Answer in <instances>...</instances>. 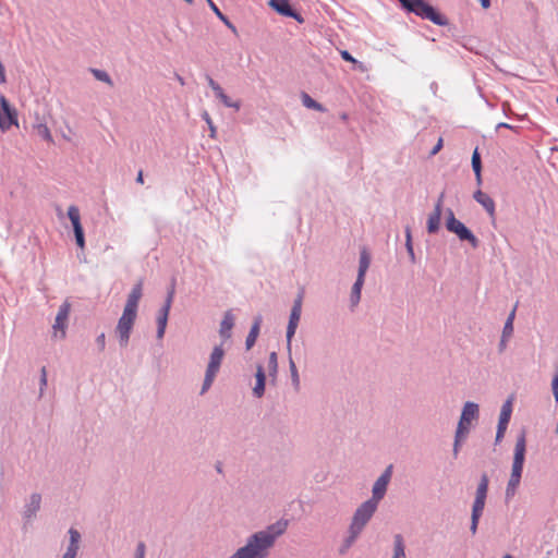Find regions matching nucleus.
I'll return each instance as SVG.
<instances>
[{
	"mask_svg": "<svg viewBox=\"0 0 558 558\" xmlns=\"http://www.w3.org/2000/svg\"><path fill=\"white\" fill-rule=\"evenodd\" d=\"M288 520L280 519L264 530L251 534L243 546L228 558H267L276 541L287 531Z\"/></svg>",
	"mask_w": 558,
	"mask_h": 558,
	"instance_id": "f257e3e1",
	"label": "nucleus"
},
{
	"mask_svg": "<svg viewBox=\"0 0 558 558\" xmlns=\"http://www.w3.org/2000/svg\"><path fill=\"white\" fill-rule=\"evenodd\" d=\"M142 295L143 284L142 282H137L133 286L131 292L128 295L123 313L119 318L118 325L116 327L119 344L122 348H125L129 344L131 331L137 317L138 302Z\"/></svg>",
	"mask_w": 558,
	"mask_h": 558,
	"instance_id": "f03ea898",
	"label": "nucleus"
},
{
	"mask_svg": "<svg viewBox=\"0 0 558 558\" xmlns=\"http://www.w3.org/2000/svg\"><path fill=\"white\" fill-rule=\"evenodd\" d=\"M403 10L413 13L416 16L428 20L438 26H446L448 19L440 14L434 7L425 0H398Z\"/></svg>",
	"mask_w": 558,
	"mask_h": 558,
	"instance_id": "7ed1b4c3",
	"label": "nucleus"
},
{
	"mask_svg": "<svg viewBox=\"0 0 558 558\" xmlns=\"http://www.w3.org/2000/svg\"><path fill=\"white\" fill-rule=\"evenodd\" d=\"M223 356L225 350L222 349V345H216L209 355L201 395H204L211 387L217 374L219 373Z\"/></svg>",
	"mask_w": 558,
	"mask_h": 558,
	"instance_id": "20e7f679",
	"label": "nucleus"
},
{
	"mask_svg": "<svg viewBox=\"0 0 558 558\" xmlns=\"http://www.w3.org/2000/svg\"><path fill=\"white\" fill-rule=\"evenodd\" d=\"M377 507L378 506L368 500L362 502L354 511L349 529L361 534L376 512Z\"/></svg>",
	"mask_w": 558,
	"mask_h": 558,
	"instance_id": "39448f33",
	"label": "nucleus"
},
{
	"mask_svg": "<svg viewBox=\"0 0 558 558\" xmlns=\"http://www.w3.org/2000/svg\"><path fill=\"white\" fill-rule=\"evenodd\" d=\"M41 507V495L39 493H32L28 498L24 500L21 510L22 530L27 531L32 526L33 521L36 519L37 513Z\"/></svg>",
	"mask_w": 558,
	"mask_h": 558,
	"instance_id": "423d86ee",
	"label": "nucleus"
},
{
	"mask_svg": "<svg viewBox=\"0 0 558 558\" xmlns=\"http://www.w3.org/2000/svg\"><path fill=\"white\" fill-rule=\"evenodd\" d=\"M302 302H303V292H300L293 302V305H292V308L290 312V316H289V323L287 326L286 338H287L288 353L291 352L292 338L295 335L298 325L301 319Z\"/></svg>",
	"mask_w": 558,
	"mask_h": 558,
	"instance_id": "0eeeda50",
	"label": "nucleus"
},
{
	"mask_svg": "<svg viewBox=\"0 0 558 558\" xmlns=\"http://www.w3.org/2000/svg\"><path fill=\"white\" fill-rule=\"evenodd\" d=\"M392 464H389L380 476L375 481L372 488V497L367 499L368 501L374 502V505L378 506L379 501L385 497L388 484L392 476Z\"/></svg>",
	"mask_w": 558,
	"mask_h": 558,
	"instance_id": "6e6552de",
	"label": "nucleus"
},
{
	"mask_svg": "<svg viewBox=\"0 0 558 558\" xmlns=\"http://www.w3.org/2000/svg\"><path fill=\"white\" fill-rule=\"evenodd\" d=\"M488 485V475L486 473H483L476 487L471 515L482 517L487 498Z\"/></svg>",
	"mask_w": 558,
	"mask_h": 558,
	"instance_id": "1a4fd4ad",
	"label": "nucleus"
},
{
	"mask_svg": "<svg viewBox=\"0 0 558 558\" xmlns=\"http://www.w3.org/2000/svg\"><path fill=\"white\" fill-rule=\"evenodd\" d=\"M525 451H526V439L525 433L522 432L518 437L514 445V453L513 461L511 468V474L517 476H522L523 465L525 460Z\"/></svg>",
	"mask_w": 558,
	"mask_h": 558,
	"instance_id": "9d476101",
	"label": "nucleus"
},
{
	"mask_svg": "<svg viewBox=\"0 0 558 558\" xmlns=\"http://www.w3.org/2000/svg\"><path fill=\"white\" fill-rule=\"evenodd\" d=\"M446 228L449 232L454 233L460 241H466L473 248H477L480 245V240L474 235V233L460 220L451 219L448 223H446Z\"/></svg>",
	"mask_w": 558,
	"mask_h": 558,
	"instance_id": "9b49d317",
	"label": "nucleus"
},
{
	"mask_svg": "<svg viewBox=\"0 0 558 558\" xmlns=\"http://www.w3.org/2000/svg\"><path fill=\"white\" fill-rule=\"evenodd\" d=\"M478 413L480 410L477 403L471 401L465 402L457 427L458 434H468L472 421L478 417Z\"/></svg>",
	"mask_w": 558,
	"mask_h": 558,
	"instance_id": "f8f14e48",
	"label": "nucleus"
},
{
	"mask_svg": "<svg viewBox=\"0 0 558 558\" xmlns=\"http://www.w3.org/2000/svg\"><path fill=\"white\" fill-rule=\"evenodd\" d=\"M71 305L69 302H63L58 310L54 324L52 325L53 336L64 338L65 337V328L66 323L70 315Z\"/></svg>",
	"mask_w": 558,
	"mask_h": 558,
	"instance_id": "ddd939ff",
	"label": "nucleus"
},
{
	"mask_svg": "<svg viewBox=\"0 0 558 558\" xmlns=\"http://www.w3.org/2000/svg\"><path fill=\"white\" fill-rule=\"evenodd\" d=\"M68 217L72 222L75 241L78 247L84 248L85 236L84 230L81 223L80 210L76 206L72 205L68 208Z\"/></svg>",
	"mask_w": 558,
	"mask_h": 558,
	"instance_id": "4468645a",
	"label": "nucleus"
},
{
	"mask_svg": "<svg viewBox=\"0 0 558 558\" xmlns=\"http://www.w3.org/2000/svg\"><path fill=\"white\" fill-rule=\"evenodd\" d=\"M512 413V402L511 400H507L502 405L499 414L498 425H497V432H496V438L495 442L499 444L507 430L508 424L511 418Z\"/></svg>",
	"mask_w": 558,
	"mask_h": 558,
	"instance_id": "2eb2a0df",
	"label": "nucleus"
},
{
	"mask_svg": "<svg viewBox=\"0 0 558 558\" xmlns=\"http://www.w3.org/2000/svg\"><path fill=\"white\" fill-rule=\"evenodd\" d=\"M268 4L282 16L292 17L299 23L304 22L302 15L292 8L290 0H269Z\"/></svg>",
	"mask_w": 558,
	"mask_h": 558,
	"instance_id": "dca6fc26",
	"label": "nucleus"
},
{
	"mask_svg": "<svg viewBox=\"0 0 558 558\" xmlns=\"http://www.w3.org/2000/svg\"><path fill=\"white\" fill-rule=\"evenodd\" d=\"M0 129L5 131L16 124V114L4 96L0 97Z\"/></svg>",
	"mask_w": 558,
	"mask_h": 558,
	"instance_id": "f3484780",
	"label": "nucleus"
},
{
	"mask_svg": "<svg viewBox=\"0 0 558 558\" xmlns=\"http://www.w3.org/2000/svg\"><path fill=\"white\" fill-rule=\"evenodd\" d=\"M174 282L175 281L173 279L172 283H171V287L169 288V290L167 292V298L165 300V304L159 310V313H158V316H157V327H161V328L162 327L163 328L167 327L169 312H170V308H171V305H172V302H173V298H174V293H175Z\"/></svg>",
	"mask_w": 558,
	"mask_h": 558,
	"instance_id": "a211bd4d",
	"label": "nucleus"
},
{
	"mask_svg": "<svg viewBox=\"0 0 558 558\" xmlns=\"http://www.w3.org/2000/svg\"><path fill=\"white\" fill-rule=\"evenodd\" d=\"M473 197L484 207L489 217H495V202L489 195L484 193L482 190H477L474 192Z\"/></svg>",
	"mask_w": 558,
	"mask_h": 558,
	"instance_id": "6ab92c4d",
	"label": "nucleus"
},
{
	"mask_svg": "<svg viewBox=\"0 0 558 558\" xmlns=\"http://www.w3.org/2000/svg\"><path fill=\"white\" fill-rule=\"evenodd\" d=\"M234 326V315L231 311H227L220 323L219 335L223 340L231 338V330Z\"/></svg>",
	"mask_w": 558,
	"mask_h": 558,
	"instance_id": "aec40b11",
	"label": "nucleus"
},
{
	"mask_svg": "<svg viewBox=\"0 0 558 558\" xmlns=\"http://www.w3.org/2000/svg\"><path fill=\"white\" fill-rule=\"evenodd\" d=\"M255 378H256V383L253 388V395L256 398H262L265 393L266 375H265V369L260 364H258L256 367Z\"/></svg>",
	"mask_w": 558,
	"mask_h": 558,
	"instance_id": "412c9836",
	"label": "nucleus"
},
{
	"mask_svg": "<svg viewBox=\"0 0 558 558\" xmlns=\"http://www.w3.org/2000/svg\"><path fill=\"white\" fill-rule=\"evenodd\" d=\"M262 323H263V317L260 315H257L254 318L253 325H252L250 332L245 340V347L247 350H250L255 344L256 339L259 335Z\"/></svg>",
	"mask_w": 558,
	"mask_h": 558,
	"instance_id": "4be33fe9",
	"label": "nucleus"
},
{
	"mask_svg": "<svg viewBox=\"0 0 558 558\" xmlns=\"http://www.w3.org/2000/svg\"><path fill=\"white\" fill-rule=\"evenodd\" d=\"M442 213L439 211V206H434L433 213L428 216L427 219V232L430 234H435L440 229V220Z\"/></svg>",
	"mask_w": 558,
	"mask_h": 558,
	"instance_id": "5701e85b",
	"label": "nucleus"
},
{
	"mask_svg": "<svg viewBox=\"0 0 558 558\" xmlns=\"http://www.w3.org/2000/svg\"><path fill=\"white\" fill-rule=\"evenodd\" d=\"M371 265V256L365 248H363L360 253L359 259V269H357V278L365 279V275Z\"/></svg>",
	"mask_w": 558,
	"mask_h": 558,
	"instance_id": "b1692460",
	"label": "nucleus"
},
{
	"mask_svg": "<svg viewBox=\"0 0 558 558\" xmlns=\"http://www.w3.org/2000/svg\"><path fill=\"white\" fill-rule=\"evenodd\" d=\"M520 482H521L520 476L510 474V477H509L507 486H506V492H505L506 500H510L514 497V495L517 494V489L520 485Z\"/></svg>",
	"mask_w": 558,
	"mask_h": 558,
	"instance_id": "393cba45",
	"label": "nucleus"
},
{
	"mask_svg": "<svg viewBox=\"0 0 558 558\" xmlns=\"http://www.w3.org/2000/svg\"><path fill=\"white\" fill-rule=\"evenodd\" d=\"M392 558H407L405 543L401 534L393 536V555Z\"/></svg>",
	"mask_w": 558,
	"mask_h": 558,
	"instance_id": "a878e982",
	"label": "nucleus"
},
{
	"mask_svg": "<svg viewBox=\"0 0 558 558\" xmlns=\"http://www.w3.org/2000/svg\"><path fill=\"white\" fill-rule=\"evenodd\" d=\"M471 162H472V169H473L475 178H476V182L480 185L482 183V161H481V156H480L477 148H475V150L472 154Z\"/></svg>",
	"mask_w": 558,
	"mask_h": 558,
	"instance_id": "bb28decb",
	"label": "nucleus"
},
{
	"mask_svg": "<svg viewBox=\"0 0 558 558\" xmlns=\"http://www.w3.org/2000/svg\"><path fill=\"white\" fill-rule=\"evenodd\" d=\"M289 369H290L292 386L295 391H299L301 388L300 375H299L295 362L293 361V359L291 356V352L289 353Z\"/></svg>",
	"mask_w": 558,
	"mask_h": 558,
	"instance_id": "cd10ccee",
	"label": "nucleus"
},
{
	"mask_svg": "<svg viewBox=\"0 0 558 558\" xmlns=\"http://www.w3.org/2000/svg\"><path fill=\"white\" fill-rule=\"evenodd\" d=\"M301 100H302V105L305 108L313 109V110H316L319 112H324L326 110L322 104H319L318 101L313 99L307 93L301 94Z\"/></svg>",
	"mask_w": 558,
	"mask_h": 558,
	"instance_id": "c85d7f7f",
	"label": "nucleus"
},
{
	"mask_svg": "<svg viewBox=\"0 0 558 558\" xmlns=\"http://www.w3.org/2000/svg\"><path fill=\"white\" fill-rule=\"evenodd\" d=\"M209 8L213 10V12L216 14V16L232 32H235V26L230 22V20L219 10V8L216 5V3L213 0H206Z\"/></svg>",
	"mask_w": 558,
	"mask_h": 558,
	"instance_id": "c756f323",
	"label": "nucleus"
},
{
	"mask_svg": "<svg viewBox=\"0 0 558 558\" xmlns=\"http://www.w3.org/2000/svg\"><path fill=\"white\" fill-rule=\"evenodd\" d=\"M348 534L349 535L344 538L343 544L341 545V547L339 549L340 554H344L355 543V541L360 536L359 533H356L350 529L348 530Z\"/></svg>",
	"mask_w": 558,
	"mask_h": 558,
	"instance_id": "7c9ffc66",
	"label": "nucleus"
},
{
	"mask_svg": "<svg viewBox=\"0 0 558 558\" xmlns=\"http://www.w3.org/2000/svg\"><path fill=\"white\" fill-rule=\"evenodd\" d=\"M34 130L37 134V136L41 137L43 140L51 143L52 142V136H51V133H50V130L48 129V126L45 124V123H37L34 125Z\"/></svg>",
	"mask_w": 558,
	"mask_h": 558,
	"instance_id": "2f4dec72",
	"label": "nucleus"
},
{
	"mask_svg": "<svg viewBox=\"0 0 558 558\" xmlns=\"http://www.w3.org/2000/svg\"><path fill=\"white\" fill-rule=\"evenodd\" d=\"M405 248H407V252L409 254L411 263L414 264L416 262V258H415V253H414V250H413L412 234H411L410 227L405 228Z\"/></svg>",
	"mask_w": 558,
	"mask_h": 558,
	"instance_id": "473e14b6",
	"label": "nucleus"
},
{
	"mask_svg": "<svg viewBox=\"0 0 558 558\" xmlns=\"http://www.w3.org/2000/svg\"><path fill=\"white\" fill-rule=\"evenodd\" d=\"M515 316V308L512 310V312L509 314L502 329V336L504 338H509L513 332V319Z\"/></svg>",
	"mask_w": 558,
	"mask_h": 558,
	"instance_id": "72a5a7b5",
	"label": "nucleus"
},
{
	"mask_svg": "<svg viewBox=\"0 0 558 558\" xmlns=\"http://www.w3.org/2000/svg\"><path fill=\"white\" fill-rule=\"evenodd\" d=\"M268 373L269 376L276 377L278 373V356L276 352H271L268 357Z\"/></svg>",
	"mask_w": 558,
	"mask_h": 558,
	"instance_id": "f704fd0d",
	"label": "nucleus"
},
{
	"mask_svg": "<svg viewBox=\"0 0 558 558\" xmlns=\"http://www.w3.org/2000/svg\"><path fill=\"white\" fill-rule=\"evenodd\" d=\"M90 71L96 80L104 82V83L108 84L109 86L113 85L111 77L109 76V74L106 71L98 70V69H92Z\"/></svg>",
	"mask_w": 558,
	"mask_h": 558,
	"instance_id": "c9c22d12",
	"label": "nucleus"
},
{
	"mask_svg": "<svg viewBox=\"0 0 558 558\" xmlns=\"http://www.w3.org/2000/svg\"><path fill=\"white\" fill-rule=\"evenodd\" d=\"M218 99L228 108H234L235 110L240 109V104L238 101H232L225 92L218 97Z\"/></svg>",
	"mask_w": 558,
	"mask_h": 558,
	"instance_id": "e433bc0d",
	"label": "nucleus"
},
{
	"mask_svg": "<svg viewBox=\"0 0 558 558\" xmlns=\"http://www.w3.org/2000/svg\"><path fill=\"white\" fill-rule=\"evenodd\" d=\"M202 118L205 120V122L207 123V126L209 128V131H210V134H209V135H210V137H213V138H214V137L216 136V132H217V131H216V126L214 125V123H213V120H211L210 116L208 114V112H207V111H204V112L202 113Z\"/></svg>",
	"mask_w": 558,
	"mask_h": 558,
	"instance_id": "4c0bfd02",
	"label": "nucleus"
},
{
	"mask_svg": "<svg viewBox=\"0 0 558 558\" xmlns=\"http://www.w3.org/2000/svg\"><path fill=\"white\" fill-rule=\"evenodd\" d=\"M47 386V371L46 367H41L40 371V387H39V397H43L44 390Z\"/></svg>",
	"mask_w": 558,
	"mask_h": 558,
	"instance_id": "58836bf2",
	"label": "nucleus"
},
{
	"mask_svg": "<svg viewBox=\"0 0 558 558\" xmlns=\"http://www.w3.org/2000/svg\"><path fill=\"white\" fill-rule=\"evenodd\" d=\"M78 548H80L78 544L70 543L66 548V551L64 553L63 556H65V557L70 556V558H76Z\"/></svg>",
	"mask_w": 558,
	"mask_h": 558,
	"instance_id": "ea45409f",
	"label": "nucleus"
},
{
	"mask_svg": "<svg viewBox=\"0 0 558 558\" xmlns=\"http://www.w3.org/2000/svg\"><path fill=\"white\" fill-rule=\"evenodd\" d=\"M145 554H146V546L143 542H140L136 545L134 558H145Z\"/></svg>",
	"mask_w": 558,
	"mask_h": 558,
	"instance_id": "a19ab883",
	"label": "nucleus"
},
{
	"mask_svg": "<svg viewBox=\"0 0 558 558\" xmlns=\"http://www.w3.org/2000/svg\"><path fill=\"white\" fill-rule=\"evenodd\" d=\"M364 281H365V279H363V278L360 279L356 277V280L352 286L351 292L361 294Z\"/></svg>",
	"mask_w": 558,
	"mask_h": 558,
	"instance_id": "79ce46f5",
	"label": "nucleus"
},
{
	"mask_svg": "<svg viewBox=\"0 0 558 558\" xmlns=\"http://www.w3.org/2000/svg\"><path fill=\"white\" fill-rule=\"evenodd\" d=\"M465 434H458V429L456 430V435H454V444H453V456L457 457L458 453H459V449H460V439L461 437H463Z\"/></svg>",
	"mask_w": 558,
	"mask_h": 558,
	"instance_id": "37998d69",
	"label": "nucleus"
},
{
	"mask_svg": "<svg viewBox=\"0 0 558 558\" xmlns=\"http://www.w3.org/2000/svg\"><path fill=\"white\" fill-rule=\"evenodd\" d=\"M69 535H70V543H74V544H78L80 543V539H81V534L78 531H76L75 529H70L69 530Z\"/></svg>",
	"mask_w": 558,
	"mask_h": 558,
	"instance_id": "c03bdc74",
	"label": "nucleus"
},
{
	"mask_svg": "<svg viewBox=\"0 0 558 558\" xmlns=\"http://www.w3.org/2000/svg\"><path fill=\"white\" fill-rule=\"evenodd\" d=\"M480 519L481 517L471 515L470 531L472 532V534H475L477 532Z\"/></svg>",
	"mask_w": 558,
	"mask_h": 558,
	"instance_id": "a18cd8bd",
	"label": "nucleus"
},
{
	"mask_svg": "<svg viewBox=\"0 0 558 558\" xmlns=\"http://www.w3.org/2000/svg\"><path fill=\"white\" fill-rule=\"evenodd\" d=\"M96 343H97V345H98L100 351L105 350V348H106V335L104 332H101L99 336H97Z\"/></svg>",
	"mask_w": 558,
	"mask_h": 558,
	"instance_id": "49530a36",
	"label": "nucleus"
},
{
	"mask_svg": "<svg viewBox=\"0 0 558 558\" xmlns=\"http://www.w3.org/2000/svg\"><path fill=\"white\" fill-rule=\"evenodd\" d=\"M551 390L555 398V401L558 402V377L554 376L551 381Z\"/></svg>",
	"mask_w": 558,
	"mask_h": 558,
	"instance_id": "de8ad7c7",
	"label": "nucleus"
},
{
	"mask_svg": "<svg viewBox=\"0 0 558 558\" xmlns=\"http://www.w3.org/2000/svg\"><path fill=\"white\" fill-rule=\"evenodd\" d=\"M360 300H361V294L351 292L350 303H351L352 307L356 306L360 303Z\"/></svg>",
	"mask_w": 558,
	"mask_h": 558,
	"instance_id": "09e8293b",
	"label": "nucleus"
},
{
	"mask_svg": "<svg viewBox=\"0 0 558 558\" xmlns=\"http://www.w3.org/2000/svg\"><path fill=\"white\" fill-rule=\"evenodd\" d=\"M341 58L349 62H356V60L351 56V53L347 50L341 51Z\"/></svg>",
	"mask_w": 558,
	"mask_h": 558,
	"instance_id": "8fccbe9b",
	"label": "nucleus"
},
{
	"mask_svg": "<svg viewBox=\"0 0 558 558\" xmlns=\"http://www.w3.org/2000/svg\"><path fill=\"white\" fill-rule=\"evenodd\" d=\"M441 148H442V138L440 137L438 140L437 144L430 150V155L432 156L436 155Z\"/></svg>",
	"mask_w": 558,
	"mask_h": 558,
	"instance_id": "3c124183",
	"label": "nucleus"
},
{
	"mask_svg": "<svg viewBox=\"0 0 558 558\" xmlns=\"http://www.w3.org/2000/svg\"><path fill=\"white\" fill-rule=\"evenodd\" d=\"M444 199H445V193L442 192L438 196L437 202L435 204V206H439V211H441V213H442Z\"/></svg>",
	"mask_w": 558,
	"mask_h": 558,
	"instance_id": "603ef678",
	"label": "nucleus"
},
{
	"mask_svg": "<svg viewBox=\"0 0 558 558\" xmlns=\"http://www.w3.org/2000/svg\"><path fill=\"white\" fill-rule=\"evenodd\" d=\"M446 215H447V217H446V223H448L451 219H453V220H458V219L456 218V216H454V214H453V211H452V209H451V208H447V210H446Z\"/></svg>",
	"mask_w": 558,
	"mask_h": 558,
	"instance_id": "864d4df0",
	"label": "nucleus"
},
{
	"mask_svg": "<svg viewBox=\"0 0 558 558\" xmlns=\"http://www.w3.org/2000/svg\"><path fill=\"white\" fill-rule=\"evenodd\" d=\"M499 129H510V130H514L517 129L515 126L511 125V124H508L506 122H500L496 125V130H499Z\"/></svg>",
	"mask_w": 558,
	"mask_h": 558,
	"instance_id": "5fc2aeb1",
	"label": "nucleus"
},
{
	"mask_svg": "<svg viewBox=\"0 0 558 558\" xmlns=\"http://www.w3.org/2000/svg\"><path fill=\"white\" fill-rule=\"evenodd\" d=\"M207 83L209 87L213 89L218 83L209 75H206Z\"/></svg>",
	"mask_w": 558,
	"mask_h": 558,
	"instance_id": "6e6d98bb",
	"label": "nucleus"
},
{
	"mask_svg": "<svg viewBox=\"0 0 558 558\" xmlns=\"http://www.w3.org/2000/svg\"><path fill=\"white\" fill-rule=\"evenodd\" d=\"M216 97L218 98L222 93H223V89L221 88V86L219 84H217L214 88H213Z\"/></svg>",
	"mask_w": 558,
	"mask_h": 558,
	"instance_id": "4d7b16f0",
	"label": "nucleus"
},
{
	"mask_svg": "<svg viewBox=\"0 0 558 558\" xmlns=\"http://www.w3.org/2000/svg\"><path fill=\"white\" fill-rule=\"evenodd\" d=\"M507 339H508V338H504V336H501V340H500V342H499V351H500V352L505 350V348H506V345H507Z\"/></svg>",
	"mask_w": 558,
	"mask_h": 558,
	"instance_id": "13d9d810",
	"label": "nucleus"
},
{
	"mask_svg": "<svg viewBox=\"0 0 558 558\" xmlns=\"http://www.w3.org/2000/svg\"><path fill=\"white\" fill-rule=\"evenodd\" d=\"M166 328L157 327V338L162 339L165 336Z\"/></svg>",
	"mask_w": 558,
	"mask_h": 558,
	"instance_id": "bf43d9fd",
	"label": "nucleus"
},
{
	"mask_svg": "<svg viewBox=\"0 0 558 558\" xmlns=\"http://www.w3.org/2000/svg\"><path fill=\"white\" fill-rule=\"evenodd\" d=\"M136 182L141 183V184L144 183V177H143V171L142 170H140L138 173H137Z\"/></svg>",
	"mask_w": 558,
	"mask_h": 558,
	"instance_id": "052dcab7",
	"label": "nucleus"
},
{
	"mask_svg": "<svg viewBox=\"0 0 558 558\" xmlns=\"http://www.w3.org/2000/svg\"><path fill=\"white\" fill-rule=\"evenodd\" d=\"M480 1L484 9H488L490 7V0H480Z\"/></svg>",
	"mask_w": 558,
	"mask_h": 558,
	"instance_id": "680f3d73",
	"label": "nucleus"
},
{
	"mask_svg": "<svg viewBox=\"0 0 558 558\" xmlns=\"http://www.w3.org/2000/svg\"><path fill=\"white\" fill-rule=\"evenodd\" d=\"M175 78L178 80V82H179L181 85H184V84H185L184 78H183L181 75L175 74Z\"/></svg>",
	"mask_w": 558,
	"mask_h": 558,
	"instance_id": "e2e57ef3",
	"label": "nucleus"
},
{
	"mask_svg": "<svg viewBox=\"0 0 558 558\" xmlns=\"http://www.w3.org/2000/svg\"><path fill=\"white\" fill-rule=\"evenodd\" d=\"M508 108H509V104L504 102V104H502V110H504V112H505V113H506V110H507Z\"/></svg>",
	"mask_w": 558,
	"mask_h": 558,
	"instance_id": "0e129e2a",
	"label": "nucleus"
},
{
	"mask_svg": "<svg viewBox=\"0 0 558 558\" xmlns=\"http://www.w3.org/2000/svg\"><path fill=\"white\" fill-rule=\"evenodd\" d=\"M504 558H513L511 555H506Z\"/></svg>",
	"mask_w": 558,
	"mask_h": 558,
	"instance_id": "69168bd1",
	"label": "nucleus"
},
{
	"mask_svg": "<svg viewBox=\"0 0 558 558\" xmlns=\"http://www.w3.org/2000/svg\"><path fill=\"white\" fill-rule=\"evenodd\" d=\"M185 1H186L187 3H192V2H193V0H185Z\"/></svg>",
	"mask_w": 558,
	"mask_h": 558,
	"instance_id": "338daca9",
	"label": "nucleus"
},
{
	"mask_svg": "<svg viewBox=\"0 0 558 558\" xmlns=\"http://www.w3.org/2000/svg\"><path fill=\"white\" fill-rule=\"evenodd\" d=\"M556 102L558 104V97H557V99H556Z\"/></svg>",
	"mask_w": 558,
	"mask_h": 558,
	"instance_id": "774afa93",
	"label": "nucleus"
}]
</instances>
